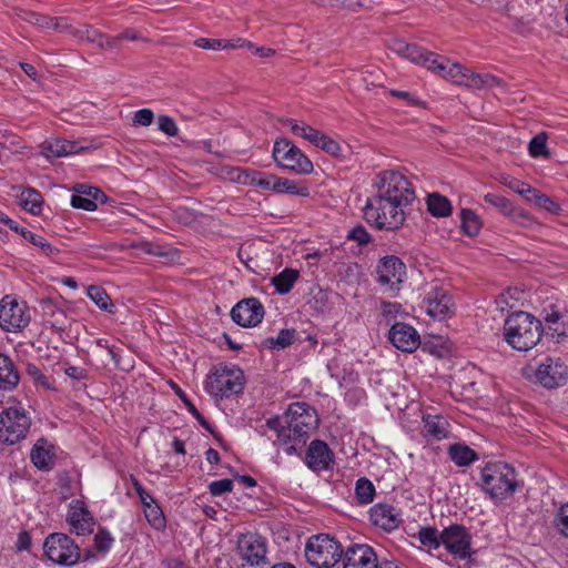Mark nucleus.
<instances>
[{
    "label": "nucleus",
    "mask_w": 568,
    "mask_h": 568,
    "mask_svg": "<svg viewBox=\"0 0 568 568\" xmlns=\"http://www.w3.org/2000/svg\"><path fill=\"white\" fill-rule=\"evenodd\" d=\"M390 50L397 55L438 74L455 85L468 89H491L501 84V80L493 74L475 73L463 64L453 62L415 43L394 40L390 44Z\"/></svg>",
    "instance_id": "nucleus-1"
},
{
    "label": "nucleus",
    "mask_w": 568,
    "mask_h": 568,
    "mask_svg": "<svg viewBox=\"0 0 568 568\" xmlns=\"http://www.w3.org/2000/svg\"><path fill=\"white\" fill-rule=\"evenodd\" d=\"M316 410L306 403H292L282 417L266 420V426L277 435V442L285 445L287 455L297 453L318 426Z\"/></svg>",
    "instance_id": "nucleus-2"
},
{
    "label": "nucleus",
    "mask_w": 568,
    "mask_h": 568,
    "mask_svg": "<svg viewBox=\"0 0 568 568\" xmlns=\"http://www.w3.org/2000/svg\"><path fill=\"white\" fill-rule=\"evenodd\" d=\"M542 323L527 312L513 313L505 322L506 342L517 351L532 348L541 337Z\"/></svg>",
    "instance_id": "nucleus-3"
},
{
    "label": "nucleus",
    "mask_w": 568,
    "mask_h": 568,
    "mask_svg": "<svg viewBox=\"0 0 568 568\" xmlns=\"http://www.w3.org/2000/svg\"><path fill=\"white\" fill-rule=\"evenodd\" d=\"M481 488L493 499L503 500L518 486L515 468L505 462L487 463L480 471Z\"/></svg>",
    "instance_id": "nucleus-4"
},
{
    "label": "nucleus",
    "mask_w": 568,
    "mask_h": 568,
    "mask_svg": "<svg viewBox=\"0 0 568 568\" xmlns=\"http://www.w3.org/2000/svg\"><path fill=\"white\" fill-rule=\"evenodd\" d=\"M31 427V417L23 404L9 398L0 412V443L14 445L23 440Z\"/></svg>",
    "instance_id": "nucleus-5"
},
{
    "label": "nucleus",
    "mask_w": 568,
    "mask_h": 568,
    "mask_svg": "<svg viewBox=\"0 0 568 568\" xmlns=\"http://www.w3.org/2000/svg\"><path fill=\"white\" fill-rule=\"evenodd\" d=\"M245 377L235 365H219L205 378L204 389L214 398H230L244 388Z\"/></svg>",
    "instance_id": "nucleus-6"
},
{
    "label": "nucleus",
    "mask_w": 568,
    "mask_h": 568,
    "mask_svg": "<svg viewBox=\"0 0 568 568\" xmlns=\"http://www.w3.org/2000/svg\"><path fill=\"white\" fill-rule=\"evenodd\" d=\"M365 220L378 230H396L405 222V210L388 199L375 194L364 205Z\"/></svg>",
    "instance_id": "nucleus-7"
},
{
    "label": "nucleus",
    "mask_w": 568,
    "mask_h": 568,
    "mask_svg": "<svg viewBox=\"0 0 568 568\" xmlns=\"http://www.w3.org/2000/svg\"><path fill=\"white\" fill-rule=\"evenodd\" d=\"M374 186L376 193L393 201L404 210L415 200V191L408 179L395 170H385L379 172Z\"/></svg>",
    "instance_id": "nucleus-8"
},
{
    "label": "nucleus",
    "mask_w": 568,
    "mask_h": 568,
    "mask_svg": "<svg viewBox=\"0 0 568 568\" xmlns=\"http://www.w3.org/2000/svg\"><path fill=\"white\" fill-rule=\"evenodd\" d=\"M339 542L328 535L312 536L305 546V557L310 565L316 568H331L343 556Z\"/></svg>",
    "instance_id": "nucleus-9"
},
{
    "label": "nucleus",
    "mask_w": 568,
    "mask_h": 568,
    "mask_svg": "<svg viewBox=\"0 0 568 568\" xmlns=\"http://www.w3.org/2000/svg\"><path fill=\"white\" fill-rule=\"evenodd\" d=\"M526 376L546 388H556L566 384L568 367L559 357L547 356L537 366L525 368Z\"/></svg>",
    "instance_id": "nucleus-10"
},
{
    "label": "nucleus",
    "mask_w": 568,
    "mask_h": 568,
    "mask_svg": "<svg viewBox=\"0 0 568 568\" xmlns=\"http://www.w3.org/2000/svg\"><path fill=\"white\" fill-rule=\"evenodd\" d=\"M32 314L26 301L13 295L0 300V327L9 333L23 331L31 322Z\"/></svg>",
    "instance_id": "nucleus-11"
},
{
    "label": "nucleus",
    "mask_w": 568,
    "mask_h": 568,
    "mask_svg": "<svg viewBox=\"0 0 568 568\" xmlns=\"http://www.w3.org/2000/svg\"><path fill=\"white\" fill-rule=\"evenodd\" d=\"M273 159L281 168L297 174H310L313 171L312 161L287 139L274 143Z\"/></svg>",
    "instance_id": "nucleus-12"
},
{
    "label": "nucleus",
    "mask_w": 568,
    "mask_h": 568,
    "mask_svg": "<svg viewBox=\"0 0 568 568\" xmlns=\"http://www.w3.org/2000/svg\"><path fill=\"white\" fill-rule=\"evenodd\" d=\"M43 550L48 559L58 565L72 566L80 558L79 546L72 538L60 532L45 538Z\"/></svg>",
    "instance_id": "nucleus-13"
},
{
    "label": "nucleus",
    "mask_w": 568,
    "mask_h": 568,
    "mask_svg": "<svg viewBox=\"0 0 568 568\" xmlns=\"http://www.w3.org/2000/svg\"><path fill=\"white\" fill-rule=\"evenodd\" d=\"M237 554L243 566L264 567L267 561V541L257 534L248 532L242 535L237 540Z\"/></svg>",
    "instance_id": "nucleus-14"
},
{
    "label": "nucleus",
    "mask_w": 568,
    "mask_h": 568,
    "mask_svg": "<svg viewBox=\"0 0 568 568\" xmlns=\"http://www.w3.org/2000/svg\"><path fill=\"white\" fill-rule=\"evenodd\" d=\"M442 544L456 559L470 557L471 536L466 527L452 525L442 530Z\"/></svg>",
    "instance_id": "nucleus-15"
},
{
    "label": "nucleus",
    "mask_w": 568,
    "mask_h": 568,
    "mask_svg": "<svg viewBox=\"0 0 568 568\" xmlns=\"http://www.w3.org/2000/svg\"><path fill=\"white\" fill-rule=\"evenodd\" d=\"M423 308L432 318L444 320L454 313V303L448 292L435 284L426 292Z\"/></svg>",
    "instance_id": "nucleus-16"
},
{
    "label": "nucleus",
    "mask_w": 568,
    "mask_h": 568,
    "mask_svg": "<svg viewBox=\"0 0 568 568\" xmlns=\"http://www.w3.org/2000/svg\"><path fill=\"white\" fill-rule=\"evenodd\" d=\"M232 320L240 326L253 327L264 317V306L256 297L244 298L231 310Z\"/></svg>",
    "instance_id": "nucleus-17"
},
{
    "label": "nucleus",
    "mask_w": 568,
    "mask_h": 568,
    "mask_svg": "<svg viewBox=\"0 0 568 568\" xmlns=\"http://www.w3.org/2000/svg\"><path fill=\"white\" fill-rule=\"evenodd\" d=\"M378 282L392 290H398L406 277V266L394 255L383 257L377 265Z\"/></svg>",
    "instance_id": "nucleus-18"
},
{
    "label": "nucleus",
    "mask_w": 568,
    "mask_h": 568,
    "mask_svg": "<svg viewBox=\"0 0 568 568\" xmlns=\"http://www.w3.org/2000/svg\"><path fill=\"white\" fill-rule=\"evenodd\" d=\"M304 462L311 470L320 473L333 467L335 456L325 442L315 439L308 445Z\"/></svg>",
    "instance_id": "nucleus-19"
},
{
    "label": "nucleus",
    "mask_w": 568,
    "mask_h": 568,
    "mask_svg": "<svg viewBox=\"0 0 568 568\" xmlns=\"http://www.w3.org/2000/svg\"><path fill=\"white\" fill-rule=\"evenodd\" d=\"M343 555V568H379L377 555L368 545L349 546Z\"/></svg>",
    "instance_id": "nucleus-20"
},
{
    "label": "nucleus",
    "mask_w": 568,
    "mask_h": 568,
    "mask_svg": "<svg viewBox=\"0 0 568 568\" xmlns=\"http://www.w3.org/2000/svg\"><path fill=\"white\" fill-rule=\"evenodd\" d=\"M389 341L403 352L412 353L420 344V337L417 331L405 323H395L389 329Z\"/></svg>",
    "instance_id": "nucleus-21"
},
{
    "label": "nucleus",
    "mask_w": 568,
    "mask_h": 568,
    "mask_svg": "<svg viewBox=\"0 0 568 568\" xmlns=\"http://www.w3.org/2000/svg\"><path fill=\"white\" fill-rule=\"evenodd\" d=\"M369 518L374 526L386 531H393L402 524V513L389 504H376L369 510Z\"/></svg>",
    "instance_id": "nucleus-22"
},
{
    "label": "nucleus",
    "mask_w": 568,
    "mask_h": 568,
    "mask_svg": "<svg viewBox=\"0 0 568 568\" xmlns=\"http://www.w3.org/2000/svg\"><path fill=\"white\" fill-rule=\"evenodd\" d=\"M68 523L77 535L91 534L94 519L82 500H72L69 505Z\"/></svg>",
    "instance_id": "nucleus-23"
},
{
    "label": "nucleus",
    "mask_w": 568,
    "mask_h": 568,
    "mask_svg": "<svg viewBox=\"0 0 568 568\" xmlns=\"http://www.w3.org/2000/svg\"><path fill=\"white\" fill-rule=\"evenodd\" d=\"M83 146H79L77 142L63 139H49L41 144V154L45 158H61L77 154Z\"/></svg>",
    "instance_id": "nucleus-24"
},
{
    "label": "nucleus",
    "mask_w": 568,
    "mask_h": 568,
    "mask_svg": "<svg viewBox=\"0 0 568 568\" xmlns=\"http://www.w3.org/2000/svg\"><path fill=\"white\" fill-rule=\"evenodd\" d=\"M542 320V331L545 329L551 337L560 338L568 335V317L558 311L545 310Z\"/></svg>",
    "instance_id": "nucleus-25"
},
{
    "label": "nucleus",
    "mask_w": 568,
    "mask_h": 568,
    "mask_svg": "<svg viewBox=\"0 0 568 568\" xmlns=\"http://www.w3.org/2000/svg\"><path fill=\"white\" fill-rule=\"evenodd\" d=\"M424 436L433 440H442L449 435V423L445 417L438 415H426L423 417Z\"/></svg>",
    "instance_id": "nucleus-26"
},
{
    "label": "nucleus",
    "mask_w": 568,
    "mask_h": 568,
    "mask_svg": "<svg viewBox=\"0 0 568 568\" xmlns=\"http://www.w3.org/2000/svg\"><path fill=\"white\" fill-rule=\"evenodd\" d=\"M20 376L12 359L0 353V388L12 390L19 384Z\"/></svg>",
    "instance_id": "nucleus-27"
},
{
    "label": "nucleus",
    "mask_w": 568,
    "mask_h": 568,
    "mask_svg": "<svg viewBox=\"0 0 568 568\" xmlns=\"http://www.w3.org/2000/svg\"><path fill=\"white\" fill-rule=\"evenodd\" d=\"M32 464L40 470H49L53 466V454L44 438H40L31 449Z\"/></svg>",
    "instance_id": "nucleus-28"
},
{
    "label": "nucleus",
    "mask_w": 568,
    "mask_h": 568,
    "mask_svg": "<svg viewBox=\"0 0 568 568\" xmlns=\"http://www.w3.org/2000/svg\"><path fill=\"white\" fill-rule=\"evenodd\" d=\"M18 233L26 241H28L29 243L34 245L37 248H39L40 253L43 256L53 258L60 253V250L57 246H54L52 243H50L47 239L29 231L26 227H21Z\"/></svg>",
    "instance_id": "nucleus-29"
},
{
    "label": "nucleus",
    "mask_w": 568,
    "mask_h": 568,
    "mask_svg": "<svg viewBox=\"0 0 568 568\" xmlns=\"http://www.w3.org/2000/svg\"><path fill=\"white\" fill-rule=\"evenodd\" d=\"M426 203L428 212L435 217H447L452 214L450 201L437 192L428 194Z\"/></svg>",
    "instance_id": "nucleus-30"
},
{
    "label": "nucleus",
    "mask_w": 568,
    "mask_h": 568,
    "mask_svg": "<svg viewBox=\"0 0 568 568\" xmlns=\"http://www.w3.org/2000/svg\"><path fill=\"white\" fill-rule=\"evenodd\" d=\"M300 277V273L294 268H284L281 273L273 276L271 282L277 293L281 295L287 294Z\"/></svg>",
    "instance_id": "nucleus-31"
},
{
    "label": "nucleus",
    "mask_w": 568,
    "mask_h": 568,
    "mask_svg": "<svg viewBox=\"0 0 568 568\" xmlns=\"http://www.w3.org/2000/svg\"><path fill=\"white\" fill-rule=\"evenodd\" d=\"M449 458L460 467L468 466L477 460V454L464 444H454L448 448Z\"/></svg>",
    "instance_id": "nucleus-32"
},
{
    "label": "nucleus",
    "mask_w": 568,
    "mask_h": 568,
    "mask_svg": "<svg viewBox=\"0 0 568 568\" xmlns=\"http://www.w3.org/2000/svg\"><path fill=\"white\" fill-rule=\"evenodd\" d=\"M274 191L277 193H287L303 197H307L310 195V189L306 184L284 178H277V180H274Z\"/></svg>",
    "instance_id": "nucleus-33"
},
{
    "label": "nucleus",
    "mask_w": 568,
    "mask_h": 568,
    "mask_svg": "<svg viewBox=\"0 0 568 568\" xmlns=\"http://www.w3.org/2000/svg\"><path fill=\"white\" fill-rule=\"evenodd\" d=\"M19 203L26 211L38 214L41 211L42 196L37 190L27 187L19 194Z\"/></svg>",
    "instance_id": "nucleus-34"
},
{
    "label": "nucleus",
    "mask_w": 568,
    "mask_h": 568,
    "mask_svg": "<svg viewBox=\"0 0 568 568\" xmlns=\"http://www.w3.org/2000/svg\"><path fill=\"white\" fill-rule=\"evenodd\" d=\"M32 24L40 29H53V30H65L69 28L67 18H54L39 13H31L30 20Z\"/></svg>",
    "instance_id": "nucleus-35"
},
{
    "label": "nucleus",
    "mask_w": 568,
    "mask_h": 568,
    "mask_svg": "<svg viewBox=\"0 0 568 568\" xmlns=\"http://www.w3.org/2000/svg\"><path fill=\"white\" fill-rule=\"evenodd\" d=\"M462 229L468 236H475L481 229V220L475 211L463 209L460 212Z\"/></svg>",
    "instance_id": "nucleus-36"
},
{
    "label": "nucleus",
    "mask_w": 568,
    "mask_h": 568,
    "mask_svg": "<svg viewBox=\"0 0 568 568\" xmlns=\"http://www.w3.org/2000/svg\"><path fill=\"white\" fill-rule=\"evenodd\" d=\"M526 200L528 202H532L539 209L545 210L551 214H558L560 212V205L550 196L541 193L537 189H534V192H531V194L527 196Z\"/></svg>",
    "instance_id": "nucleus-37"
},
{
    "label": "nucleus",
    "mask_w": 568,
    "mask_h": 568,
    "mask_svg": "<svg viewBox=\"0 0 568 568\" xmlns=\"http://www.w3.org/2000/svg\"><path fill=\"white\" fill-rule=\"evenodd\" d=\"M286 125L290 126L293 134L301 136L312 144L316 142V139L318 138L320 131L310 126L308 124L304 122H297L293 119H288L285 121Z\"/></svg>",
    "instance_id": "nucleus-38"
},
{
    "label": "nucleus",
    "mask_w": 568,
    "mask_h": 568,
    "mask_svg": "<svg viewBox=\"0 0 568 568\" xmlns=\"http://www.w3.org/2000/svg\"><path fill=\"white\" fill-rule=\"evenodd\" d=\"M417 538L423 546L429 549H437L443 545L442 532H438L435 527H422L417 532Z\"/></svg>",
    "instance_id": "nucleus-39"
},
{
    "label": "nucleus",
    "mask_w": 568,
    "mask_h": 568,
    "mask_svg": "<svg viewBox=\"0 0 568 568\" xmlns=\"http://www.w3.org/2000/svg\"><path fill=\"white\" fill-rule=\"evenodd\" d=\"M144 516L148 523L156 530L165 528V517L162 508L155 501L143 508Z\"/></svg>",
    "instance_id": "nucleus-40"
},
{
    "label": "nucleus",
    "mask_w": 568,
    "mask_h": 568,
    "mask_svg": "<svg viewBox=\"0 0 568 568\" xmlns=\"http://www.w3.org/2000/svg\"><path fill=\"white\" fill-rule=\"evenodd\" d=\"M85 39L97 44L98 47L104 49H115L118 48V39H111V37L103 34L99 30L94 28H87L84 30Z\"/></svg>",
    "instance_id": "nucleus-41"
},
{
    "label": "nucleus",
    "mask_w": 568,
    "mask_h": 568,
    "mask_svg": "<svg viewBox=\"0 0 568 568\" xmlns=\"http://www.w3.org/2000/svg\"><path fill=\"white\" fill-rule=\"evenodd\" d=\"M528 152L532 158H547L549 154L547 148V134L542 132L535 135L528 144Z\"/></svg>",
    "instance_id": "nucleus-42"
},
{
    "label": "nucleus",
    "mask_w": 568,
    "mask_h": 568,
    "mask_svg": "<svg viewBox=\"0 0 568 568\" xmlns=\"http://www.w3.org/2000/svg\"><path fill=\"white\" fill-rule=\"evenodd\" d=\"M88 296L103 311H109L113 306L110 296L98 285L89 286Z\"/></svg>",
    "instance_id": "nucleus-43"
},
{
    "label": "nucleus",
    "mask_w": 568,
    "mask_h": 568,
    "mask_svg": "<svg viewBox=\"0 0 568 568\" xmlns=\"http://www.w3.org/2000/svg\"><path fill=\"white\" fill-rule=\"evenodd\" d=\"M295 332L293 329H282L276 337L266 339V346L273 349H283L293 344Z\"/></svg>",
    "instance_id": "nucleus-44"
},
{
    "label": "nucleus",
    "mask_w": 568,
    "mask_h": 568,
    "mask_svg": "<svg viewBox=\"0 0 568 568\" xmlns=\"http://www.w3.org/2000/svg\"><path fill=\"white\" fill-rule=\"evenodd\" d=\"M355 494L359 503L368 504L375 495L374 485L366 478H359L356 483Z\"/></svg>",
    "instance_id": "nucleus-45"
},
{
    "label": "nucleus",
    "mask_w": 568,
    "mask_h": 568,
    "mask_svg": "<svg viewBox=\"0 0 568 568\" xmlns=\"http://www.w3.org/2000/svg\"><path fill=\"white\" fill-rule=\"evenodd\" d=\"M484 200L486 203L493 205L500 213H503L505 216H508V217L510 216V214L515 207L508 199L500 196L498 194L487 193V194H485Z\"/></svg>",
    "instance_id": "nucleus-46"
},
{
    "label": "nucleus",
    "mask_w": 568,
    "mask_h": 568,
    "mask_svg": "<svg viewBox=\"0 0 568 568\" xmlns=\"http://www.w3.org/2000/svg\"><path fill=\"white\" fill-rule=\"evenodd\" d=\"M552 523L556 530L565 538H568V503L558 508Z\"/></svg>",
    "instance_id": "nucleus-47"
},
{
    "label": "nucleus",
    "mask_w": 568,
    "mask_h": 568,
    "mask_svg": "<svg viewBox=\"0 0 568 568\" xmlns=\"http://www.w3.org/2000/svg\"><path fill=\"white\" fill-rule=\"evenodd\" d=\"M501 183L509 187L510 190H513L514 192H516L517 194L526 197L529 196L531 192H534V187L530 184L525 183L515 178L503 176Z\"/></svg>",
    "instance_id": "nucleus-48"
},
{
    "label": "nucleus",
    "mask_w": 568,
    "mask_h": 568,
    "mask_svg": "<svg viewBox=\"0 0 568 568\" xmlns=\"http://www.w3.org/2000/svg\"><path fill=\"white\" fill-rule=\"evenodd\" d=\"M194 45L205 50H229L232 43L225 42V39L199 38L194 41Z\"/></svg>",
    "instance_id": "nucleus-49"
},
{
    "label": "nucleus",
    "mask_w": 568,
    "mask_h": 568,
    "mask_svg": "<svg viewBox=\"0 0 568 568\" xmlns=\"http://www.w3.org/2000/svg\"><path fill=\"white\" fill-rule=\"evenodd\" d=\"M314 145L332 155H338L342 151L341 145L332 138L320 132Z\"/></svg>",
    "instance_id": "nucleus-50"
},
{
    "label": "nucleus",
    "mask_w": 568,
    "mask_h": 568,
    "mask_svg": "<svg viewBox=\"0 0 568 568\" xmlns=\"http://www.w3.org/2000/svg\"><path fill=\"white\" fill-rule=\"evenodd\" d=\"M253 172L254 170L233 168L229 172V178L235 183L251 185Z\"/></svg>",
    "instance_id": "nucleus-51"
},
{
    "label": "nucleus",
    "mask_w": 568,
    "mask_h": 568,
    "mask_svg": "<svg viewBox=\"0 0 568 568\" xmlns=\"http://www.w3.org/2000/svg\"><path fill=\"white\" fill-rule=\"evenodd\" d=\"M274 180H277L272 174H266L263 172L254 171L252 175V184L255 186H260L263 190H273L274 191Z\"/></svg>",
    "instance_id": "nucleus-52"
},
{
    "label": "nucleus",
    "mask_w": 568,
    "mask_h": 568,
    "mask_svg": "<svg viewBox=\"0 0 568 568\" xmlns=\"http://www.w3.org/2000/svg\"><path fill=\"white\" fill-rule=\"evenodd\" d=\"M156 123L159 130L168 136H175L179 132L175 121L169 115H160Z\"/></svg>",
    "instance_id": "nucleus-53"
},
{
    "label": "nucleus",
    "mask_w": 568,
    "mask_h": 568,
    "mask_svg": "<svg viewBox=\"0 0 568 568\" xmlns=\"http://www.w3.org/2000/svg\"><path fill=\"white\" fill-rule=\"evenodd\" d=\"M71 205L75 209H81L84 211H94L97 209V203L94 199H89L85 195L74 193L71 196Z\"/></svg>",
    "instance_id": "nucleus-54"
},
{
    "label": "nucleus",
    "mask_w": 568,
    "mask_h": 568,
    "mask_svg": "<svg viewBox=\"0 0 568 568\" xmlns=\"http://www.w3.org/2000/svg\"><path fill=\"white\" fill-rule=\"evenodd\" d=\"M112 542L113 538L103 529L99 530L94 536V547L102 554H105L110 549Z\"/></svg>",
    "instance_id": "nucleus-55"
},
{
    "label": "nucleus",
    "mask_w": 568,
    "mask_h": 568,
    "mask_svg": "<svg viewBox=\"0 0 568 568\" xmlns=\"http://www.w3.org/2000/svg\"><path fill=\"white\" fill-rule=\"evenodd\" d=\"M233 489V481L229 478L214 480L209 485V490L213 496H221Z\"/></svg>",
    "instance_id": "nucleus-56"
},
{
    "label": "nucleus",
    "mask_w": 568,
    "mask_h": 568,
    "mask_svg": "<svg viewBox=\"0 0 568 568\" xmlns=\"http://www.w3.org/2000/svg\"><path fill=\"white\" fill-rule=\"evenodd\" d=\"M154 120V113L151 109H140L134 112L133 124L140 126H149Z\"/></svg>",
    "instance_id": "nucleus-57"
},
{
    "label": "nucleus",
    "mask_w": 568,
    "mask_h": 568,
    "mask_svg": "<svg viewBox=\"0 0 568 568\" xmlns=\"http://www.w3.org/2000/svg\"><path fill=\"white\" fill-rule=\"evenodd\" d=\"M515 223L521 225V226H526V227H529L531 226L535 221L532 219V216L526 212L525 210L523 209H518V207H514L510 216H509Z\"/></svg>",
    "instance_id": "nucleus-58"
},
{
    "label": "nucleus",
    "mask_w": 568,
    "mask_h": 568,
    "mask_svg": "<svg viewBox=\"0 0 568 568\" xmlns=\"http://www.w3.org/2000/svg\"><path fill=\"white\" fill-rule=\"evenodd\" d=\"M348 239L357 242L361 245H365L372 240L366 229L362 225L353 227L348 233Z\"/></svg>",
    "instance_id": "nucleus-59"
},
{
    "label": "nucleus",
    "mask_w": 568,
    "mask_h": 568,
    "mask_svg": "<svg viewBox=\"0 0 568 568\" xmlns=\"http://www.w3.org/2000/svg\"><path fill=\"white\" fill-rule=\"evenodd\" d=\"M389 93H390V95H393L395 98L404 100L407 105H419L420 104V100L408 91L394 89V90H390Z\"/></svg>",
    "instance_id": "nucleus-60"
},
{
    "label": "nucleus",
    "mask_w": 568,
    "mask_h": 568,
    "mask_svg": "<svg viewBox=\"0 0 568 568\" xmlns=\"http://www.w3.org/2000/svg\"><path fill=\"white\" fill-rule=\"evenodd\" d=\"M74 190L78 194L85 195L89 199H94L95 203L99 200V197L103 195L99 189L85 184H80Z\"/></svg>",
    "instance_id": "nucleus-61"
},
{
    "label": "nucleus",
    "mask_w": 568,
    "mask_h": 568,
    "mask_svg": "<svg viewBox=\"0 0 568 568\" xmlns=\"http://www.w3.org/2000/svg\"><path fill=\"white\" fill-rule=\"evenodd\" d=\"M382 313L385 317H395L402 310V305L396 302H383Z\"/></svg>",
    "instance_id": "nucleus-62"
},
{
    "label": "nucleus",
    "mask_w": 568,
    "mask_h": 568,
    "mask_svg": "<svg viewBox=\"0 0 568 568\" xmlns=\"http://www.w3.org/2000/svg\"><path fill=\"white\" fill-rule=\"evenodd\" d=\"M31 546V537L28 531L22 530L18 534L16 548L18 551L28 550Z\"/></svg>",
    "instance_id": "nucleus-63"
},
{
    "label": "nucleus",
    "mask_w": 568,
    "mask_h": 568,
    "mask_svg": "<svg viewBox=\"0 0 568 568\" xmlns=\"http://www.w3.org/2000/svg\"><path fill=\"white\" fill-rule=\"evenodd\" d=\"M184 404L187 408V410L192 414V416L206 429L210 428L209 423L203 417V415L197 410V408L194 406V404L190 399H184Z\"/></svg>",
    "instance_id": "nucleus-64"
}]
</instances>
